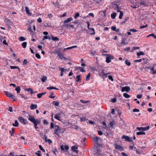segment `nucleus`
<instances>
[{
  "instance_id": "f257e3e1",
  "label": "nucleus",
  "mask_w": 156,
  "mask_h": 156,
  "mask_svg": "<svg viewBox=\"0 0 156 156\" xmlns=\"http://www.w3.org/2000/svg\"><path fill=\"white\" fill-rule=\"evenodd\" d=\"M28 119L31 122L33 123L34 124V127L36 131H37V129H38L37 125L40 123V121L37 119H35L34 116L29 115Z\"/></svg>"
},
{
  "instance_id": "f03ea898",
  "label": "nucleus",
  "mask_w": 156,
  "mask_h": 156,
  "mask_svg": "<svg viewBox=\"0 0 156 156\" xmlns=\"http://www.w3.org/2000/svg\"><path fill=\"white\" fill-rule=\"evenodd\" d=\"M63 113L60 112L56 114L54 116V118L59 121H61V117H62Z\"/></svg>"
},
{
  "instance_id": "7ed1b4c3",
  "label": "nucleus",
  "mask_w": 156,
  "mask_h": 156,
  "mask_svg": "<svg viewBox=\"0 0 156 156\" xmlns=\"http://www.w3.org/2000/svg\"><path fill=\"white\" fill-rule=\"evenodd\" d=\"M106 56V62L108 63L111 62V60L114 59L113 56L111 55H107Z\"/></svg>"
},
{
  "instance_id": "20e7f679",
  "label": "nucleus",
  "mask_w": 156,
  "mask_h": 156,
  "mask_svg": "<svg viewBox=\"0 0 156 156\" xmlns=\"http://www.w3.org/2000/svg\"><path fill=\"white\" fill-rule=\"evenodd\" d=\"M5 94L7 97L9 98H11L13 99H15V96L11 93L7 91H5Z\"/></svg>"
},
{
  "instance_id": "39448f33",
  "label": "nucleus",
  "mask_w": 156,
  "mask_h": 156,
  "mask_svg": "<svg viewBox=\"0 0 156 156\" xmlns=\"http://www.w3.org/2000/svg\"><path fill=\"white\" fill-rule=\"evenodd\" d=\"M138 3H139V4H140V5H138L137 7L140 6L141 5H144L145 7L147 6V2H146V1L144 0H143L140 2H137V3H136L135 4H134V5H136V4L137 5Z\"/></svg>"
},
{
  "instance_id": "423d86ee",
  "label": "nucleus",
  "mask_w": 156,
  "mask_h": 156,
  "mask_svg": "<svg viewBox=\"0 0 156 156\" xmlns=\"http://www.w3.org/2000/svg\"><path fill=\"white\" fill-rule=\"evenodd\" d=\"M92 140L94 142L97 143L98 144L100 143L101 142V139L98 136H96L93 138Z\"/></svg>"
},
{
  "instance_id": "0eeeda50",
  "label": "nucleus",
  "mask_w": 156,
  "mask_h": 156,
  "mask_svg": "<svg viewBox=\"0 0 156 156\" xmlns=\"http://www.w3.org/2000/svg\"><path fill=\"white\" fill-rule=\"evenodd\" d=\"M58 56L60 57L61 59H63L65 60L66 59V58L64 56L63 54L59 51H57L56 52Z\"/></svg>"
},
{
  "instance_id": "6e6552de",
  "label": "nucleus",
  "mask_w": 156,
  "mask_h": 156,
  "mask_svg": "<svg viewBox=\"0 0 156 156\" xmlns=\"http://www.w3.org/2000/svg\"><path fill=\"white\" fill-rule=\"evenodd\" d=\"M130 89L129 86H126L122 88L121 91L122 92L126 91V92H128L130 90Z\"/></svg>"
},
{
  "instance_id": "1a4fd4ad",
  "label": "nucleus",
  "mask_w": 156,
  "mask_h": 156,
  "mask_svg": "<svg viewBox=\"0 0 156 156\" xmlns=\"http://www.w3.org/2000/svg\"><path fill=\"white\" fill-rule=\"evenodd\" d=\"M110 73H105L104 72V70L102 71L101 73V77L103 79H104L105 78L107 77L108 76V75Z\"/></svg>"
},
{
  "instance_id": "9d476101",
  "label": "nucleus",
  "mask_w": 156,
  "mask_h": 156,
  "mask_svg": "<svg viewBox=\"0 0 156 156\" xmlns=\"http://www.w3.org/2000/svg\"><path fill=\"white\" fill-rule=\"evenodd\" d=\"M122 139H124L126 141H127L129 142H133V140L130 139L129 137L127 136L123 135L122 136Z\"/></svg>"
},
{
  "instance_id": "9b49d317",
  "label": "nucleus",
  "mask_w": 156,
  "mask_h": 156,
  "mask_svg": "<svg viewBox=\"0 0 156 156\" xmlns=\"http://www.w3.org/2000/svg\"><path fill=\"white\" fill-rule=\"evenodd\" d=\"M114 145H115V148L117 150H120L121 151L124 150L123 148L121 146L117 144H115Z\"/></svg>"
},
{
  "instance_id": "f8f14e48",
  "label": "nucleus",
  "mask_w": 156,
  "mask_h": 156,
  "mask_svg": "<svg viewBox=\"0 0 156 156\" xmlns=\"http://www.w3.org/2000/svg\"><path fill=\"white\" fill-rule=\"evenodd\" d=\"M18 119L20 122L23 124H26L27 123L26 120L23 119L22 117H19Z\"/></svg>"
},
{
  "instance_id": "ddd939ff",
  "label": "nucleus",
  "mask_w": 156,
  "mask_h": 156,
  "mask_svg": "<svg viewBox=\"0 0 156 156\" xmlns=\"http://www.w3.org/2000/svg\"><path fill=\"white\" fill-rule=\"evenodd\" d=\"M78 148V147L76 146H72L71 147L72 150L77 154H78L79 152V151L77 150Z\"/></svg>"
},
{
  "instance_id": "4468645a",
  "label": "nucleus",
  "mask_w": 156,
  "mask_h": 156,
  "mask_svg": "<svg viewBox=\"0 0 156 156\" xmlns=\"http://www.w3.org/2000/svg\"><path fill=\"white\" fill-rule=\"evenodd\" d=\"M55 128H57L55 130V133L58 136H59V126H55Z\"/></svg>"
},
{
  "instance_id": "2eb2a0df",
  "label": "nucleus",
  "mask_w": 156,
  "mask_h": 156,
  "mask_svg": "<svg viewBox=\"0 0 156 156\" xmlns=\"http://www.w3.org/2000/svg\"><path fill=\"white\" fill-rule=\"evenodd\" d=\"M37 105L35 104H31L30 107V108L31 110H34L36 109L37 108Z\"/></svg>"
},
{
  "instance_id": "dca6fc26",
  "label": "nucleus",
  "mask_w": 156,
  "mask_h": 156,
  "mask_svg": "<svg viewBox=\"0 0 156 156\" xmlns=\"http://www.w3.org/2000/svg\"><path fill=\"white\" fill-rule=\"evenodd\" d=\"M115 124V122L113 120L112 121H110L109 124V125L111 127L112 129L113 126Z\"/></svg>"
},
{
  "instance_id": "f3484780",
  "label": "nucleus",
  "mask_w": 156,
  "mask_h": 156,
  "mask_svg": "<svg viewBox=\"0 0 156 156\" xmlns=\"http://www.w3.org/2000/svg\"><path fill=\"white\" fill-rule=\"evenodd\" d=\"M73 20V18L72 17H70L68 18L67 20H65L64 21V23H66L70 22Z\"/></svg>"
},
{
  "instance_id": "a211bd4d",
  "label": "nucleus",
  "mask_w": 156,
  "mask_h": 156,
  "mask_svg": "<svg viewBox=\"0 0 156 156\" xmlns=\"http://www.w3.org/2000/svg\"><path fill=\"white\" fill-rule=\"evenodd\" d=\"M25 8V11L29 15H31L32 14V13L30 12V11L28 7L27 6H26Z\"/></svg>"
},
{
  "instance_id": "6ab92c4d",
  "label": "nucleus",
  "mask_w": 156,
  "mask_h": 156,
  "mask_svg": "<svg viewBox=\"0 0 156 156\" xmlns=\"http://www.w3.org/2000/svg\"><path fill=\"white\" fill-rule=\"evenodd\" d=\"M52 104L56 106H58L59 105V102L58 101H55L52 102Z\"/></svg>"
},
{
  "instance_id": "aec40b11",
  "label": "nucleus",
  "mask_w": 156,
  "mask_h": 156,
  "mask_svg": "<svg viewBox=\"0 0 156 156\" xmlns=\"http://www.w3.org/2000/svg\"><path fill=\"white\" fill-rule=\"evenodd\" d=\"M126 41V39H122V41L121 42V44H124V45L126 44H128L127 42H126L125 41Z\"/></svg>"
},
{
  "instance_id": "412c9836",
  "label": "nucleus",
  "mask_w": 156,
  "mask_h": 156,
  "mask_svg": "<svg viewBox=\"0 0 156 156\" xmlns=\"http://www.w3.org/2000/svg\"><path fill=\"white\" fill-rule=\"evenodd\" d=\"M48 39L49 40L51 39V37L49 36H45L43 38L42 41H44L45 39Z\"/></svg>"
},
{
  "instance_id": "4be33fe9",
  "label": "nucleus",
  "mask_w": 156,
  "mask_h": 156,
  "mask_svg": "<svg viewBox=\"0 0 156 156\" xmlns=\"http://www.w3.org/2000/svg\"><path fill=\"white\" fill-rule=\"evenodd\" d=\"M12 126L15 127H18L19 126V123L18 121L16 120L15 121V123L12 124Z\"/></svg>"
},
{
  "instance_id": "5701e85b",
  "label": "nucleus",
  "mask_w": 156,
  "mask_h": 156,
  "mask_svg": "<svg viewBox=\"0 0 156 156\" xmlns=\"http://www.w3.org/2000/svg\"><path fill=\"white\" fill-rule=\"evenodd\" d=\"M51 39L54 41H58L59 40V38L57 37H54L52 35H51Z\"/></svg>"
},
{
  "instance_id": "b1692460",
  "label": "nucleus",
  "mask_w": 156,
  "mask_h": 156,
  "mask_svg": "<svg viewBox=\"0 0 156 156\" xmlns=\"http://www.w3.org/2000/svg\"><path fill=\"white\" fill-rule=\"evenodd\" d=\"M119 12H120V14L119 16V18L120 19H121L122 18V16L123 15V13L121 11H119Z\"/></svg>"
},
{
  "instance_id": "393cba45",
  "label": "nucleus",
  "mask_w": 156,
  "mask_h": 156,
  "mask_svg": "<svg viewBox=\"0 0 156 156\" xmlns=\"http://www.w3.org/2000/svg\"><path fill=\"white\" fill-rule=\"evenodd\" d=\"M116 15V13L115 12H114L113 13H112L111 14V17L112 19H115V18Z\"/></svg>"
},
{
  "instance_id": "a878e982",
  "label": "nucleus",
  "mask_w": 156,
  "mask_h": 156,
  "mask_svg": "<svg viewBox=\"0 0 156 156\" xmlns=\"http://www.w3.org/2000/svg\"><path fill=\"white\" fill-rule=\"evenodd\" d=\"M10 68L12 69H18L19 70V72H20V68L16 66H10Z\"/></svg>"
},
{
  "instance_id": "bb28decb",
  "label": "nucleus",
  "mask_w": 156,
  "mask_h": 156,
  "mask_svg": "<svg viewBox=\"0 0 156 156\" xmlns=\"http://www.w3.org/2000/svg\"><path fill=\"white\" fill-rule=\"evenodd\" d=\"M60 70L61 71L60 75L61 76H62L63 75V72L64 71V69L63 68H60Z\"/></svg>"
},
{
  "instance_id": "cd10ccee",
  "label": "nucleus",
  "mask_w": 156,
  "mask_h": 156,
  "mask_svg": "<svg viewBox=\"0 0 156 156\" xmlns=\"http://www.w3.org/2000/svg\"><path fill=\"white\" fill-rule=\"evenodd\" d=\"M20 86L17 87L15 89V90L16 91L17 93H20Z\"/></svg>"
},
{
  "instance_id": "c85d7f7f",
  "label": "nucleus",
  "mask_w": 156,
  "mask_h": 156,
  "mask_svg": "<svg viewBox=\"0 0 156 156\" xmlns=\"http://www.w3.org/2000/svg\"><path fill=\"white\" fill-rule=\"evenodd\" d=\"M47 89L48 90H51V89H55L58 90V89L56 87H48L47 88Z\"/></svg>"
},
{
  "instance_id": "c756f323",
  "label": "nucleus",
  "mask_w": 156,
  "mask_h": 156,
  "mask_svg": "<svg viewBox=\"0 0 156 156\" xmlns=\"http://www.w3.org/2000/svg\"><path fill=\"white\" fill-rule=\"evenodd\" d=\"M136 134L137 135H145V133L144 132H138L136 133Z\"/></svg>"
},
{
  "instance_id": "7c9ffc66",
  "label": "nucleus",
  "mask_w": 156,
  "mask_h": 156,
  "mask_svg": "<svg viewBox=\"0 0 156 156\" xmlns=\"http://www.w3.org/2000/svg\"><path fill=\"white\" fill-rule=\"evenodd\" d=\"M123 96L126 98H129L130 97V96L126 93H124L123 94Z\"/></svg>"
},
{
  "instance_id": "2f4dec72",
  "label": "nucleus",
  "mask_w": 156,
  "mask_h": 156,
  "mask_svg": "<svg viewBox=\"0 0 156 156\" xmlns=\"http://www.w3.org/2000/svg\"><path fill=\"white\" fill-rule=\"evenodd\" d=\"M26 90L27 91H30L31 94H32L33 93V89L31 88H29L26 89Z\"/></svg>"
},
{
  "instance_id": "473e14b6",
  "label": "nucleus",
  "mask_w": 156,
  "mask_h": 156,
  "mask_svg": "<svg viewBox=\"0 0 156 156\" xmlns=\"http://www.w3.org/2000/svg\"><path fill=\"white\" fill-rule=\"evenodd\" d=\"M144 53L142 51H140L137 53V55L138 56H140V55H144Z\"/></svg>"
},
{
  "instance_id": "72a5a7b5",
  "label": "nucleus",
  "mask_w": 156,
  "mask_h": 156,
  "mask_svg": "<svg viewBox=\"0 0 156 156\" xmlns=\"http://www.w3.org/2000/svg\"><path fill=\"white\" fill-rule=\"evenodd\" d=\"M80 102L83 104L85 103H87L90 102V101H85L83 100H80Z\"/></svg>"
},
{
  "instance_id": "f704fd0d",
  "label": "nucleus",
  "mask_w": 156,
  "mask_h": 156,
  "mask_svg": "<svg viewBox=\"0 0 156 156\" xmlns=\"http://www.w3.org/2000/svg\"><path fill=\"white\" fill-rule=\"evenodd\" d=\"M27 45V43L26 42H23L22 44V46L23 48H25L26 47Z\"/></svg>"
},
{
  "instance_id": "c9c22d12",
  "label": "nucleus",
  "mask_w": 156,
  "mask_h": 156,
  "mask_svg": "<svg viewBox=\"0 0 156 156\" xmlns=\"http://www.w3.org/2000/svg\"><path fill=\"white\" fill-rule=\"evenodd\" d=\"M19 40L20 41H23L26 40V38L23 37H20L19 38Z\"/></svg>"
},
{
  "instance_id": "e433bc0d",
  "label": "nucleus",
  "mask_w": 156,
  "mask_h": 156,
  "mask_svg": "<svg viewBox=\"0 0 156 156\" xmlns=\"http://www.w3.org/2000/svg\"><path fill=\"white\" fill-rule=\"evenodd\" d=\"M14 131V128H12V130L9 131V133L11 134V136H12L13 135V133Z\"/></svg>"
},
{
  "instance_id": "4c0bfd02",
  "label": "nucleus",
  "mask_w": 156,
  "mask_h": 156,
  "mask_svg": "<svg viewBox=\"0 0 156 156\" xmlns=\"http://www.w3.org/2000/svg\"><path fill=\"white\" fill-rule=\"evenodd\" d=\"M41 79L42 82H44L47 80V78L46 77L44 76V77H42Z\"/></svg>"
},
{
  "instance_id": "58836bf2",
  "label": "nucleus",
  "mask_w": 156,
  "mask_h": 156,
  "mask_svg": "<svg viewBox=\"0 0 156 156\" xmlns=\"http://www.w3.org/2000/svg\"><path fill=\"white\" fill-rule=\"evenodd\" d=\"M19 95H20L22 98H24L25 99H28V98L27 97L23 94H19Z\"/></svg>"
},
{
  "instance_id": "ea45409f",
  "label": "nucleus",
  "mask_w": 156,
  "mask_h": 156,
  "mask_svg": "<svg viewBox=\"0 0 156 156\" xmlns=\"http://www.w3.org/2000/svg\"><path fill=\"white\" fill-rule=\"evenodd\" d=\"M91 74L90 73H89L88 75L87 76L86 78V81H88L89 80V78Z\"/></svg>"
},
{
  "instance_id": "a19ab883",
  "label": "nucleus",
  "mask_w": 156,
  "mask_h": 156,
  "mask_svg": "<svg viewBox=\"0 0 156 156\" xmlns=\"http://www.w3.org/2000/svg\"><path fill=\"white\" fill-rule=\"evenodd\" d=\"M79 70L82 72H86L85 70L83 68L81 67H79Z\"/></svg>"
},
{
  "instance_id": "79ce46f5",
  "label": "nucleus",
  "mask_w": 156,
  "mask_h": 156,
  "mask_svg": "<svg viewBox=\"0 0 156 156\" xmlns=\"http://www.w3.org/2000/svg\"><path fill=\"white\" fill-rule=\"evenodd\" d=\"M150 128L149 126H147L146 127H143V128H142L143 129V131H145L146 130H147L149 129Z\"/></svg>"
},
{
  "instance_id": "37998d69",
  "label": "nucleus",
  "mask_w": 156,
  "mask_h": 156,
  "mask_svg": "<svg viewBox=\"0 0 156 156\" xmlns=\"http://www.w3.org/2000/svg\"><path fill=\"white\" fill-rule=\"evenodd\" d=\"M125 63L128 66H129L131 64L130 62H129L127 59H126V60L125 61Z\"/></svg>"
},
{
  "instance_id": "c03bdc74",
  "label": "nucleus",
  "mask_w": 156,
  "mask_h": 156,
  "mask_svg": "<svg viewBox=\"0 0 156 156\" xmlns=\"http://www.w3.org/2000/svg\"><path fill=\"white\" fill-rule=\"evenodd\" d=\"M150 36H152L155 39H156V35H155L154 34L152 33L150 34L149 35L147 36V37H148Z\"/></svg>"
},
{
  "instance_id": "a18cd8bd",
  "label": "nucleus",
  "mask_w": 156,
  "mask_h": 156,
  "mask_svg": "<svg viewBox=\"0 0 156 156\" xmlns=\"http://www.w3.org/2000/svg\"><path fill=\"white\" fill-rule=\"evenodd\" d=\"M76 78L77 79L76 80L77 82H78L81 80L80 76V75H77L76 76Z\"/></svg>"
},
{
  "instance_id": "49530a36",
  "label": "nucleus",
  "mask_w": 156,
  "mask_h": 156,
  "mask_svg": "<svg viewBox=\"0 0 156 156\" xmlns=\"http://www.w3.org/2000/svg\"><path fill=\"white\" fill-rule=\"evenodd\" d=\"M142 60H145V59L144 58H143L142 59H140L138 60H135L134 62H140L142 61Z\"/></svg>"
},
{
  "instance_id": "de8ad7c7",
  "label": "nucleus",
  "mask_w": 156,
  "mask_h": 156,
  "mask_svg": "<svg viewBox=\"0 0 156 156\" xmlns=\"http://www.w3.org/2000/svg\"><path fill=\"white\" fill-rule=\"evenodd\" d=\"M39 148H40V149L42 151H43V152H45V151L44 149L42 148V146H41V145H39Z\"/></svg>"
},
{
  "instance_id": "09e8293b",
  "label": "nucleus",
  "mask_w": 156,
  "mask_h": 156,
  "mask_svg": "<svg viewBox=\"0 0 156 156\" xmlns=\"http://www.w3.org/2000/svg\"><path fill=\"white\" fill-rule=\"evenodd\" d=\"M89 29L90 30H91L93 32V33H90L91 34L93 35V34H95V32H94V28H90Z\"/></svg>"
},
{
  "instance_id": "8fccbe9b",
  "label": "nucleus",
  "mask_w": 156,
  "mask_h": 156,
  "mask_svg": "<svg viewBox=\"0 0 156 156\" xmlns=\"http://www.w3.org/2000/svg\"><path fill=\"white\" fill-rule=\"evenodd\" d=\"M108 79L111 80L112 81H113L114 80H113V77L112 76H108Z\"/></svg>"
},
{
  "instance_id": "3c124183",
  "label": "nucleus",
  "mask_w": 156,
  "mask_h": 156,
  "mask_svg": "<svg viewBox=\"0 0 156 156\" xmlns=\"http://www.w3.org/2000/svg\"><path fill=\"white\" fill-rule=\"evenodd\" d=\"M102 124L103 125L104 128H105L107 126V124H106L105 122H103L102 123Z\"/></svg>"
},
{
  "instance_id": "603ef678",
  "label": "nucleus",
  "mask_w": 156,
  "mask_h": 156,
  "mask_svg": "<svg viewBox=\"0 0 156 156\" xmlns=\"http://www.w3.org/2000/svg\"><path fill=\"white\" fill-rule=\"evenodd\" d=\"M35 56L38 59L41 58V56L38 53H36L35 55Z\"/></svg>"
},
{
  "instance_id": "864d4df0",
  "label": "nucleus",
  "mask_w": 156,
  "mask_h": 156,
  "mask_svg": "<svg viewBox=\"0 0 156 156\" xmlns=\"http://www.w3.org/2000/svg\"><path fill=\"white\" fill-rule=\"evenodd\" d=\"M54 94L53 92H51L50 94V98H55V96H53Z\"/></svg>"
},
{
  "instance_id": "5fc2aeb1",
  "label": "nucleus",
  "mask_w": 156,
  "mask_h": 156,
  "mask_svg": "<svg viewBox=\"0 0 156 156\" xmlns=\"http://www.w3.org/2000/svg\"><path fill=\"white\" fill-rule=\"evenodd\" d=\"M37 152H36L35 154H36L38 156H41V154L40 153H41V151H38Z\"/></svg>"
},
{
  "instance_id": "6e6d98bb",
  "label": "nucleus",
  "mask_w": 156,
  "mask_h": 156,
  "mask_svg": "<svg viewBox=\"0 0 156 156\" xmlns=\"http://www.w3.org/2000/svg\"><path fill=\"white\" fill-rule=\"evenodd\" d=\"M129 31L133 32H136L138 31L137 30L134 29H130L129 30Z\"/></svg>"
},
{
  "instance_id": "4d7b16f0",
  "label": "nucleus",
  "mask_w": 156,
  "mask_h": 156,
  "mask_svg": "<svg viewBox=\"0 0 156 156\" xmlns=\"http://www.w3.org/2000/svg\"><path fill=\"white\" fill-rule=\"evenodd\" d=\"M116 100L115 98H114L111 99V101L112 102V103H115L116 102Z\"/></svg>"
},
{
  "instance_id": "13d9d810",
  "label": "nucleus",
  "mask_w": 156,
  "mask_h": 156,
  "mask_svg": "<svg viewBox=\"0 0 156 156\" xmlns=\"http://www.w3.org/2000/svg\"><path fill=\"white\" fill-rule=\"evenodd\" d=\"M64 131L62 129H61L59 127V133H61L62 134L63 133Z\"/></svg>"
},
{
  "instance_id": "bf43d9fd",
  "label": "nucleus",
  "mask_w": 156,
  "mask_h": 156,
  "mask_svg": "<svg viewBox=\"0 0 156 156\" xmlns=\"http://www.w3.org/2000/svg\"><path fill=\"white\" fill-rule=\"evenodd\" d=\"M43 123L44 124L47 125L48 123V122L47 120L45 119L43 121Z\"/></svg>"
},
{
  "instance_id": "052dcab7",
  "label": "nucleus",
  "mask_w": 156,
  "mask_h": 156,
  "mask_svg": "<svg viewBox=\"0 0 156 156\" xmlns=\"http://www.w3.org/2000/svg\"><path fill=\"white\" fill-rule=\"evenodd\" d=\"M50 125H51V126H50V128L51 129H53L54 127V126L53 123L52 122H51L50 123Z\"/></svg>"
},
{
  "instance_id": "680f3d73",
  "label": "nucleus",
  "mask_w": 156,
  "mask_h": 156,
  "mask_svg": "<svg viewBox=\"0 0 156 156\" xmlns=\"http://www.w3.org/2000/svg\"><path fill=\"white\" fill-rule=\"evenodd\" d=\"M147 25L146 24L145 25H144V26H140V29H143V28H145L146 27H147Z\"/></svg>"
},
{
  "instance_id": "e2e57ef3",
  "label": "nucleus",
  "mask_w": 156,
  "mask_h": 156,
  "mask_svg": "<svg viewBox=\"0 0 156 156\" xmlns=\"http://www.w3.org/2000/svg\"><path fill=\"white\" fill-rule=\"evenodd\" d=\"M8 110L11 112H12L13 111L12 107L11 106L9 107Z\"/></svg>"
},
{
  "instance_id": "0e129e2a",
  "label": "nucleus",
  "mask_w": 156,
  "mask_h": 156,
  "mask_svg": "<svg viewBox=\"0 0 156 156\" xmlns=\"http://www.w3.org/2000/svg\"><path fill=\"white\" fill-rule=\"evenodd\" d=\"M37 21L39 23H41L42 21L40 17L37 20Z\"/></svg>"
},
{
  "instance_id": "69168bd1",
  "label": "nucleus",
  "mask_w": 156,
  "mask_h": 156,
  "mask_svg": "<svg viewBox=\"0 0 156 156\" xmlns=\"http://www.w3.org/2000/svg\"><path fill=\"white\" fill-rule=\"evenodd\" d=\"M129 17H126L125 18V19L124 20V21L122 22L123 23H125L128 19Z\"/></svg>"
},
{
  "instance_id": "338daca9",
  "label": "nucleus",
  "mask_w": 156,
  "mask_h": 156,
  "mask_svg": "<svg viewBox=\"0 0 156 156\" xmlns=\"http://www.w3.org/2000/svg\"><path fill=\"white\" fill-rule=\"evenodd\" d=\"M28 30L30 31L31 33H33V31L31 28V27H28Z\"/></svg>"
},
{
  "instance_id": "774afa93",
  "label": "nucleus",
  "mask_w": 156,
  "mask_h": 156,
  "mask_svg": "<svg viewBox=\"0 0 156 156\" xmlns=\"http://www.w3.org/2000/svg\"><path fill=\"white\" fill-rule=\"evenodd\" d=\"M79 16H80L79 13H76V14L75 16H74V18L75 19L77 17H79Z\"/></svg>"
}]
</instances>
